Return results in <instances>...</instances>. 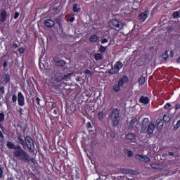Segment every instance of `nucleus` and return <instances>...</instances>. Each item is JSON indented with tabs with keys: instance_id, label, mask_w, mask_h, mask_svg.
Segmentation results:
<instances>
[{
	"instance_id": "44",
	"label": "nucleus",
	"mask_w": 180,
	"mask_h": 180,
	"mask_svg": "<svg viewBox=\"0 0 180 180\" xmlns=\"http://www.w3.org/2000/svg\"><path fill=\"white\" fill-rule=\"evenodd\" d=\"M71 75H72V73H69L68 75H65V78H70Z\"/></svg>"
},
{
	"instance_id": "40",
	"label": "nucleus",
	"mask_w": 180,
	"mask_h": 180,
	"mask_svg": "<svg viewBox=\"0 0 180 180\" xmlns=\"http://www.w3.org/2000/svg\"><path fill=\"white\" fill-rule=\"evenodd\" d=\"M168 108H171V104L170 103H167L165 106V109H168Z\"/></svg>"
},
{
	"instance_id": "31",
	"label": "nucleus",
	"mask_w": 180,
	"mask_h": 180,
	"mask_svg": "<svg viewBox=\"0 0 180 180\" xmlns=\"http://www.w3.org/2000/svg\"><path fill=\"white\" fill-rule=\"evenodd\" d=\"M58 65L64 66L65 65V62L64 60L58 61Z\"/></svg>"
},
{
	"instance_id": "10",
	"label": "nucleus",
	"mask_w": 180,
	"mask_h": 180,
	"mask_svg": "<svg viewBox=\"0 0 180 180\" xmlns=\"http://www.w3.org/2000/svg\"><path fill=\"white\" fill-rule=\"evenodd\" d=\"M139 102L143 105H148V103H150V98L147 96H141L139 99Z\"/></svg>"
},
{
	"instance_id": "49",
	"label": "nucleus",
	"mask_w": 180,
	"mask_h": 180,
	"mask_svg": "<svg viewBox=\"0 0 180 180\" xmlns=\"http://www.w3.org/2000/svg\"><path fill=\"white\" fill-rule=\"evenodd\" d=\"M176 110L180 109V104H176Z\"/></svg>"
},
{
	"instance_id": "48",
	"label": "nucleus",
	"mask_w": 180,
	"mask_h": 180,
	"mask_svg": "<svg viewBox=\"0 0 180 180\" xmlns=\"http://www.w3.org/2000/svg\"><path fill=\"white\" fill-rule=\"evenodd\" d=\"M170 57H174V51H170Z\"/></svg>"
},
{
	"instance_id": "7",
	"label": "nucleus",
	"mask_w": 180,
	"mask_h": 180,
	"mask_svg": "<svg viewBox=\"0 0 180 180\" xmlns=\"http://www.w3.org/2000/svg\"><path fill=\"white\" fill-rule=\"evenodd\" d=\"M135 160H137V161H140L141 162L145 163L150 162L151 161V159H150V158L140 154H137L135 155Z\"/></svg>"
},
{
	"instance_id": "45",
	"label": "nucleus",
	"mask_w": 180,
	"mask_h": 180,
	"mask_svg": "<svg viewBox=\"0 0 180 180\" xmlns=\"http://www.w3.org/2000/svg\"><path fill=\"white\" fill-rule=\"evenodd\" d=\"M87 128L88 129H92V124H91V122L87 123Z\"/></svg>"
},
{
	"instance_id": "38",
	"label": "nucleus",
	"mask_w": 180,
	"mask_h": 180,
	"mask_svg": "<svg viewBox=\"0 0 180 180\" xmlns=\"http://www.w3.org/2000/svg\"><path fill=\"white\" fill-rule=\"evenodd\" d=\"M0 91L2 94H5V87L4 86L0 87Z\"/></svg>"
},
{
	"instance_id": "14",
	"label": "nucleus",
	"mask_w": 180,
	"mask_h": 180,
	"mask_svg": "<svg viewBox=\"0 0 180 180\" xmlns=\"http://www.w3.org/2000/svg\"><path fill=\"white\" fill-rule=\"evenodd\" d=\"M127 140H130V141H132V143H134V141H136V135H134V134H128L127 135Z\"/></svg>"
},
{
	"instance_id": "30",
	"label": "nucleus",
	"mask_w": 180,
	"mask_h": 180,
	"mask_svg": "<svg viewBox=\"0 0 180 180\" xmlns=\"http://www.w3.org/2000/svg\"><path fill=\"white\" fill-rule=\"evenodd\" d=\"M84 74H86V77H91V75H92V72H91V70H85Z\"/></svg>"
},
{
	"instance_id": "54",
	"label": "nucleus",
	"mask_w": 180,
	"mask_h": 180,
	"mask_svg": "<svg viewBox=\"0 0 180 180\" xmlns=\"http://www.w3.org/2000/svg\"><path fill=\"white\" fill-rule=\"evenodd\" d=\"M178 63H180V58L177 60Z\"/></svg>"
},
{
	"instance_id": "13",
	"label": "nucleus",
	"mask_w": 180,
	"mask_h": 180,
	"mask_svg": "<svg viewBox=\"0 0 180 180\" xmlns=\"http://www.w3.org/2000/svg\"><path fill=\"white\" fill-rule=\"evenodd\" d=\"M114 66L115 67L116 70H118L119 72V71L123 68V63H122V61H117Z\"/></svg>"
},
{
	"instance_id": "22",
	"label": "nucleus",
	"mask_w": 180,
	"mask_h": 180,
	"mask_svg": "<svg viewBox=\"0 0 180 180\" xmlns=\"http://www.w3.org/2000/svg\"><path fill=\"white\" fill-rule=\"evenodd\" d=\"M144 82H146V77L142 76L139 80V85H143Z\"/></svg>"
},
{
	"instance_id": "24",
	"label": "nucleus",
	"mask_w": 180,
	"mask_h": 180,
	"mask_svg": "<svg viewBox=\"0 0 180 180\" xmlns=\"http://www.w3.org/2000/svg\"><path fill=\"white\" fill-rule=\"evenodd\" d=\"M163 120H164L165 122H169V120H171V117H169V115L165 114V115L163 116Z\"/></svg>"
},
{
	"instance_id": "9",
	"label": "nucleus",
	"mask_w": 180,
	"mask_h": 180,
	"mask_svg": "<svg viewBox=\"0 0 180 180\" xmlns=\"http://www.w3.org/2000/svg\"><path fill=\"white\" fill-rule=\"evenodd\" d=\"M148 18V11H147L139 15V19L141 22H144V20H146V19H147Z\"/></svg>"
},
{
	"instance_id": "16",
	"label": "nucleus",
	"mask_w": 180,
	"mask_h": 180,
	"mask_svg": "<svg viewBox=\"0 0 180 180\" xmlns=\"http://www.w3.org/2000/svg\"><path fill=\"white\" fill-rule=\"evenodd\" d=\"M136 123H137V118L134 117L129 123V129H133Z\"/></svg>"
},
{
	"instance_id": "6",
	"label": "nucleus",
	"mask_w": 180,
	"mask_h": 180,
	"mask_svg": "<svg viewBox=\"0 0 180 180\" xmlns=\"http://www.w3.org/2000/svg\"><path fill=\"white\" fill-rule=\"evenodd\" d=\"M127 81H129V78H127V76H122L119 79L117 84L112 87L114 92H119V91H120V88H122Z\"/></svg>"
},
{
	"instance_id": "32",
	"label": "nucleus",
	"mask_w": 180,
	"mask_h": 180,
	"mask_svg": "<svg viewBox=\"0 0 180 180\" xmlns=\"http://www.w3.org/2000/svg\"><path fill=\"white\" fill-rule=\"evenodd\" d=\"M162 58H164V60H167V58H168V51L165 52V53L162 55Z\"/></svg>"
},
{
	"instance_id": "3",
	"label": "nucleus",
	"mask_w": 180,
	"mask_h": 180,
	"mask_svg": "<svg viewBox=\"0 0 180 180\" xmlns=\"http://www.w3.org/2000/svg\"><path fill=\"white\" fill-rule=\"evenodd\" d=\"M155 129V126L154 125V123L150 122L148 118H145L142 122L141 133H143V134H146V133H148V134H153Z\"/></svg>"
},
{
	"instance_id": "47",
	"label": "nucleus",
	"mask_w": 180,
	"mask_h": 180,
	"mask_svg": "<svg viewBox=\"0 0 180 180\" xmlns=\"http://www.w3.org/2000/svg\"><path fill=\"white\" fill-rule=\"evenodd\" d=\"M74 20H75V17H72V18H70V20H69L70 22H74Z\"/></svg>"
},
{
	"instance_id": "34",
	"label": "nucleus",
	"mask_w": 180,
	"mask_h": 180,
	"mask_svg": "<svg viewBox=\"0 0 180 180\" xmlns=\"http://www.w3.org/2000/svg\"><path fill=\"white\" fill-rule=\"evenodd\" d=\"M127 153H128V155H129V157H133V155H134V153H133V151H131V150H127Z\"/></svg>"
},
{
	"instance_id": "17",
	"label": "nucleus",
	"mask_w": 180,
	"mask_h": 180,
	"mask_svg": "<svg viewBox=\"0 0 180 180\" xmlns=\"http://www.w3.org/2000/svg\"><path fill=\"white\" fill-rule=\"evenodd\" d=\"M7 147L8 148H10L11 150H16V146L15 144H13V143L8 141L7 142Z\"/></svg>"
},
{
	"instance_id": "21",
	"label": "nucleus",
	"mask_w": 180,
	"mask_h": 180,
	"mask_svg": "<svg viewBox=\"0 0 180 180\" xmlns=\"http://www.w3.org/2000/svg\"><path fill=\"white\" fill-rule=\"evenodd\" d=\"M98 39H99V37H98L97 35H93L90 37V41H91V43H94V41H98Z\"/></svg>"
},
{
	"instance_id": "8",
	"label": "nucleus",
	"mask_w": 180,
	"mask_h": 180,
	"mask_svg": "<svg viewBox=\"0 0 180 180\" xmlns=\"http://www.w3.org/2000/svg\"><path fill=\"white\" fill-rule=\"evenodd\" d=\"M18 102L19 106H24L25 105V96L22 92H18Z\"/></svg>"
},
{
	"instance_id": "39",
	"label": "nucleus",
	"mask_w": 180,
	"mask_h": 180,
	"mask_svg": "<svg viewBox=\"0 0 180 180\" xmlns=\"http://www.w3.org/2000/svg\"><path fill=\"white\" fill-rule=\"evenodd\" d=\"M19 53H20V54H23V53H25V49L20 48L19 49Z\"/></svg>"
},
{
	"instance_id": "26",
	"label": "nucleus",
	"mask_w": 180,
	"mask_h": 180,
	"mask_svg": "<svg viewBox=\"0 0 180 180\" xmlns=\"http://www.w3.org/2000/svg\"><path fill=\"white\" fill-rule=\"evenodd\" d=\"M94 58H95V60H102V54H101V53H96L95 55H94Z\"/></svg>"
},
{
	"instance_id": "51",
	"label": "nucleus",
	"mask_w": 180,
	"mask_h": 180,
	"mask_svg": "<svg viewBox=\"0 0 180 180\" xmlns=\"http://www.w3.org/2000/svg\"><path fill=\"white\" fill-rule=\"evenodd\" d=\"M6 65H8V63L6 62L4 63V68H5V67H6Z\"/></svg>"
},
{
	"instance_id": "36",
	"label": "nucleus",
	"mask_w": 180,
	"mask_h": 180,
	"mask_svg": "<svg viewBox=\"0 0 180 180\" xmlns=\"http://www.w3.org/2000/svg\"><path fill=\"white\" fill-rule=\"evenodd\" d=\"M176 129H179L180 128V120L176 122L175 125Z\"/></svg>"
},
{
	"instance_id": "18",
	"label": "nucleus",
	"mask_w": 180,
	"mask_h": 180,
	"mask_svg": "<svg viewBox=\"0 0 180 180\" xmlns=\"http://www.w3.org/2000/svg\"><path fill=\"white\" fill-rule=\"evenodd\" d=\"M3 78V82H4V84H8V82L9 81V79H11V77L8 75H5L3 77H0V81H2Z\"/></svg>"
},
{
	"instance_id": "28",
	"label": "nucleus",
	"mask_w": 180,
	"mask_h": 180,
	"mask_svg": "<svg viewBox=\"0 0 180 180\" xmlns=\"http://www.w3.org/2000/svg\"><path fill=\"white\" fill-rule=\"evenodd\" d=\"M17 101H18V96L16 94H13L12 96V102H13L14 103H16Z\"/></svg>"
},
{
	"instance_id": "46",
	"label": "nucleus",
	"mask_w": 180,
	"mask_h": 180,
	"mask_svg": "<svg viewBox=\"0 0 180 180\" xmlns=\"http://www.w3.org/2000/svg\"><path fill=\"white\" fill-rule=\"evenodd\" d=\"M36 101H37V104H38V105H40V98L37 97V98H36Z\"/></svg>"
},
{
	"instance_id": "43",
	"label": "nucleus",
	"mask_w": 180,
	"mask_h": 180,
	"mask_svg": "<svg viewBox=\"0 0 180 180\" xmlns=\"http://www.w3.org/2000/svg\"><path fill=\"white\" fill-rule=\"evenodd\" d=\"M110 137H112V139H115V132L114 131H111L110 132Z\"/></svg>"
},
{
	"instance_id": "33",
	"label": "nucleus",
	"mask_w": 180,
	"mask_h": 180,
	"mask_svg": "<svg viewBox=\"0 0 180 180\" xmlns=\"http://www.w3.org/2000/svg\"><path fill=\"white\" fill-rule=\"evenodd\" d=\"M100 51H101V53H105V51H106V47H105V46H101L100 47Z\"/></svg>"
},
{
	"instance_id": "53",
	"label": "nucleus",
	"mask_w": 180,
	"mask_h": 180,
	"mask_svg": "<svg viewBox=\"0 0 180 180\" xmlns=\"http://www.w3.org/2000/svg\"><path fill=\"white\" fill-rule=\"evenodd\" d=\"M6 105H7L8 109H9V105L8 104V103H6Z\"/></svg>"
},
{
	"instance_id": "52",
	"label": "nucleus",
	"mask_w": 180,
	"mask_h": 180,
	"mask_svg": "<svg viewBox=\"0 0 180 180\" xmlns=\"http://www.w3.org/2000/svg\"><path fill=\"white\" fill-rule=\"evenodd\" d=\"M0 137H1V139H4V134H2V132H0Z\"/></svg>"
},
{
	"instance_id": "11",
	"label": "nucleus",
	"mask_w": 180,
	"mask_h": 180,
	"mask_svg": "<svg viewBox=\"0 0 180 180\" xmlns=\"http://www.w3.org/2000/svg\"><path fill=\"white\" fill-rule=\"evenodd\" d=\"M44 23L48 27H53V26H54V25H56V22H54L53 20H50V19L45 20Z\"/></svg>"
},
{
	"instance_id": "5",
	"label": "nucleus",
	"mask_w": 180,
	"mask_h": 180,
	"mask_svg": "<svg viewBox=\"0 0 180 180\" xmlns=\"http://www.w3.org/2000/svg\"><path fill=\"white\" fill-rule=\"evenodd\" d=\"M108 26L110 29L114 30H122L123 29V23L120 22L117 20L112 19L108 22Z\"/></svg>"
},
{
	"instance_id": "50",
	"label": "nucleus",
	"mask_w": 180,
	"mask_h": 180,
	"mask_svg": "<svg viewBox=\"0 0 180 180\" xmlns=\"http://www.w3.org/2000/svg\"><path fill=\"white\" fill-rule=\"evenodd\" d=\"M169 155H170L171 157H174V152H169Z\"/></svg>"
},
{
	"instance_id": "25",
	"label": "nucleus",
	"mask_w": 180,
	"mask_h": 180,
	"mask_svg": "<svg viewBox=\"0 0 180 180\" xmlns=\"http://www.w3.org/2000/svg\"><path fill=\"white\" fill-rule=\"evenodd\" d=\"M173 18H180V10L175 11L173 13Z\"/></svg>"
},
{
	"instance_id": "55",
	"label": "nucleus",
	"mask_w": 180,
	"mask_h": 180,
	"mask_svg": "<svg viewBox=\"0 0 180 180\" xmlns=\"http://www.w3.org/2000/svg\"><path fill=\"white\" fill-rule=\"evenodd\" d=\"M85 1H88V0H85Z\"/></svg>"
},
{
	"instance_id": "19",
	"label": "nucleus",
	"mask_w": 180,
	"mask_h": 180,
	"mask_svg": "<svg viewBox=\"0 0 180 180\" xmlns=\"http://www.w3.org/2000/svg\"><path fill=\"white\" fill-rule=\"evenodd\" d=\"M73 12H75V13L81 12V8L78 6V4H75L73 5Z\"/></svg>"
},
{
	"instance_id": "29",
	"label": "nucleus",
	"mask_w": 180,
	"mask_h": 180,
	"mask_svg": "<svg viewBox=\"0 0 180 180\" xmlns=\"http://www.w3.org/2000/svg\"><path fill=\"white\" fill-rule=\"evenodd\" d=\"M5 120V114L0 113V123H2Z\"/></svg>"
},
{
	"instance_id": "42",
	"label": "nucleus",
	"mask_w": 180,
	"mask_h": 180,
	"mask_svg": "<svg viewBox=\"0 0 180 180\" xmlns=\"http://www.w3.org/2000/svg\"><path fill=\"white\" fill-rule=\"evenodd\" d=\"M19 18V13L15 12L14 15V19H18Z\"/></svg>"
},
{
	"instance_id": "12",
	"label": "nucleus",
	"mask_w": 180,
	"mask_h": 180,
	"mask_svg": "<svg viewBox=\"0 0 180 180\" xmlns=\"http://www.w3.org/2000/svg\"><path fill=\"white\" fill-rule=\"evenodd\" d=\"M8 18V15L6 14V11H2L0 15V20L1 22H4Z\"/></svg>"
},
{
	"instance_id": "27",
	"label": "nucleus",
	"mask_w": 180,
	"mask_h": 180,
	"mask_svg": "<svg viewBox=\"0 0 180 180\" xmlns=\"http://www.w3.org/2000/svg\"><path fill=\"white\" fill-rule=\"evenodd\" d=\"M150 167L153 168V169H158V168H160V165L158 164H150Z\"/></svg>"
},
{
	"instance_id": "20",
	"label": "nucleus",
	"mask_w": 180,
	"mask_h": 180,
	"mask_svg": "<svg viewBox=\"0 0 180 180\" xmlns=\"http://www.w3.org/2000/svg\"><path fill=\"white\" fill-rule=\"evenodd\" d=\"M109 74H117L119 72V70L116 69V67H112L110 70L108 71Z\"/></svg>"
},
{
	"instance_id": "35",
	"label": "nucleus",
	"mask_w": 180,
	"mask_h": 180,
	"mask_svg": "<svg viewBox=\"0 0 180 180\" xmlns=\"http://www.w3.org/2000/svg\"><path fill=\"white\" fill-rule=\"evenodd\" d=\"M56 23H58L59 27H61V20H60V18H57L56 20Z\"/></svg>"
},
{
	"instance_id": "2",
	"label": "nucleus",
	"mask_w": 180,
	"mask_h": 180,
	"mask_svg": "<svg viewBox=\"0 0 180 180\" xmlns=\"http://www.w3.org/2000/svg\"><path fill=\"white\" fill-rule=\"evenodd\" d=\"M18 141L19 144H20L25 150L28 148L32 150L34 148V144H33V139L30 136H26L25 138L22 136V134H18Z\"/></svg>"
},
{
	"instance_id": "1",
	"label": "nucleus",
	"mask_w": 180,
	"mask_h": 180,
	"mask_svg": "<svg viewBox=\"0 0 180 180\" xmlns=\"http://www.w3.org/2000/svg\"><path fill=\"white\" fill-rule=\"evenodd\" d=\"M13 154L18 160L24 161V162H30V155L20 146H17L15 150H13Z\"/></svg>"
},
{
	"instance_id": "4",
	"label": "nucleus",
	"mask_w": 180,
	"mask_h": 180,
	"mask_svg": "<svg viewBox=\"0 0 180 180\" xmlns=\"http://www.w3.org/2000/svg\"><path fill=\"white\" fill-rule=\"evenodd\" d=\"M109 120H110L112 124L114 127H116L117 124H119L120 118L119 117V110L117 109L112 110V112L109 115Z\"/></svg>"
},
{
	"instance_id": "37",
	"label": "nucleus",
	"mask_w": 180,
	"mask_h": 180,
	"mask_svg": "<svg viewBox=\"0 0 180 180\" xmlns=\"http://www.w3.org/2000/svg\"><path fill=\"white\" fill-rule=\"evenodd\" d=\"M108 41H109L108 40V39L104 38V39H102L101 43H102V44H105V43H108Z\"/></svg>"
},
{
	"instance_id": "41",
	"label": "nucleus",
	"mask_w": 180,
	"mask_h": 180,
	"mask_svg": "<svg viewBox=\"0 0 180 180\" xmlns=\"http://www.w3.org/2000/svg\"><path fill=\"white\" fill-rule=\"evenodd\" d=\"M4 175V170H2V168L0 167V178H2Z\"/></svg>"
},
{
	"instance_id": "23",
	"label": "nucleus",
	"mask_w": 180,
	"mask_h": 180,
	"mask_svg": "<svg viewBox=\"0 0 180 180\" xmlns=\"http://www.w3.org/2000/svg\"><path fill=\"white\" fill-rule=\"evenodd\" d=\"M103 115H104L103 111H100L97 115L98 120H102V119H103Z\"/></svg>"
},
{
	"instance_id": "15",
	"label": "nucleus",
	"mask_w": 180,
	"mask_h": 180,
	"mask_svg": "<svg viewBox=\"0 0 180 180\" xmlns=\"http://www.w3.org/2000/svg\"><path fill=\"white\" fill-rule=\"evenodd\" d=\"M156 123L158 129H162V127L164 126V121L162 119H158L156 120Z\"/></svg>"
}]
</instances>
